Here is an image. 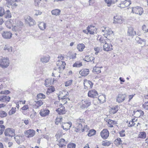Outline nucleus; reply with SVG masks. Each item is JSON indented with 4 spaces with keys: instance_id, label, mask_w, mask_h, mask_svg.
<instances>
[{
    "instance_id": "obj_1",
    "label": "nucleus",
    "mask_w": 148,
    "mask_h": 148,
    "mask_svg": "<svg viewBox=\"0 0 148 148\" xmlns=\"http://www.w3.org/2000/svg\"><path fill=\"white\" fill-rule=\"evenodd\" d=\"M10 62L8 58L2 57L0 59V66L3 69L7 68L9 66Z\"/></svg>"
},
{
    "instance_id": "obj_2",
    "label": "nucleus",
    "mask_w": 148,
    "mask_h": 148,
    "mask_svg": "<svg viewBox=\"0 0 148 148\" xmlns=\"http://www.w3.org/2000/svg\"><path fill=\"white\" fill-rule=\"evenodd\" d=\"M132 11L133 13L141 15L143 13V8L140 6H137L132 8Z\"/></svg>"
},
{
    "instance_id": "obj_3",
    "label": "nucleus",
    "mask_w": 148,
    "mask_h": 148,
    "mask_svg": "<svg viewBox=\"0 0 148 148\" xmlns=\"http://www.w3.org/2000/svg\"><path fill=\"white\" fill-rule=\"evenodd\" d=\"M66 63L64 61L58 60L56 62V65L58 67L59 73L62 72L65 68Z\"/></svg>"
},
{
    "instance_id": "obj_4",
    "label": "nucleus",
    "mask_w": 148,
    "mask_h": 148,
    "mask_svg": "<svg viewBox=\"0 0 148 148\" xmlns=\"http://www.w3.org/2000/svg\"><path fill=\"white\" fill-rule=\"evenodd\" d=\"M84 120L83 119H77L75 122V127L78 130H81L82 128V123L84 122Z\"/></svg>"
},
{
    "instance_id": "obj_5",
    "label": "nucleus",
    "mask_w": 148,
    "mask_h": 148,
    "mask_svg": "<svg viewBox=\"0 0 148 148\" xmlns=\"http://www.w3.org/2000/svg\"><path fill=\"white\" fill-rule=\"evenodd\" d=\"M82 105L80 107L82 109L87 108L91 104V102L88 99H85L82 100Z\"/></svg>"
},
{
    "instance_id": "obj_6",
    "label": "nucleus",
    "mask_w": 148,
    "mask_h": 148,
    "mask_svg": "<svg viewBox=\"0 0 148 148\" xmlns=\"http://www.w3.org/2000/svg\"><path fill=\"white\" fill-rule=\"evenodd\" d=\"M131 4V2L130 0H125L124 1H121L118 6L121 8H124L128 7Z\"/></svg>"
},
{
    "instance_id": "obj_7",
    "label": "nucleus",
    "mask_w": 148,
    "mask_h": 148,
    "mask_svg": "<svg viewBox=\"0 0 148 148\" xmlns=\"http://www.w3.org/2000/svg\"><path fill=\"white\" fill-rule=\"evenodd\" d=\"M4 134L6 136L12 137L15 135L14 130L10 128H7L5 131Z\"/></svg>"
},
{
    "instance_id": "obj_8",
    "label": "nucleus",
    "mask_w": 148,
    "mask_h": 148,
    "mask_svg": "<svg viewBox=\"0 0 148 148\" xmlns=\"http://www.w3.org/2000/svg\"><path fill=\"white\" fill-rule=\"evenodd\" d=\"M19 23H20V25L15 26L12 27V29L13 31L16 32L15 34L16 36L18 35V33L20 34L21 32L22 26L23 25V23L21 22H19Z\"/></svg>"
},
{
    "instance_id": "obj_9",
    "label": "nucleus",
    "mask_w": 148,
    "mask_h": 148,
    "mask_svg": "<svg viewBox=\"0 0 148 148\" xmlns=\"http://www.w3.org/2000/svg\"><path fill=\"white\" fill-rule=\"evenodd\" d=\"M126 97L125 94H119L116 97V101L119 103H121L125 100Z\"/></svg>"
},
{
    "instance_id": "obj_10",
    "label": "nucleus",
    "mask_w": 148,
    "mask_h": 148,
    "mask_svg": "<svg viewBox=\"0 0 148 148\" xmlns=\"http://www.w3.org/2000/svg\"><path fill=\"white\" fill-rule=\"evenodd\" d=\"M84 84L85 89H90L92 88L93 84L92 82L89 80L84 79Z\"/></svg>"
},
{
    "instance_id": "obj_11",
    "label": "nucleus",
    "mask_w": 148,
    "mask_h": 148,
    "mask_svg": "<svg viewBox=\"0 0 148 148\" xmlns=\"http://www.w3.org/2000/svg\"><path fill=\"white\" fill-rule=\"evenodd\" d=\"M105 30H102V32H104V36L105 37H106V38L109 39V36L110 35H112L113 32H112L111 29L108 28H105Z\"/></svg>"
},
{
    "instance_id": "obj_12",
    "label": "nucleus",
    "mask_w": 148,
    "mask_h": 148,
    "mask_svg": "<svg viewBox=\"0 0 148 148\" xmlns=\"http://www.w3.org/2000/svg\"><path fill=\"white\" fill-rule=\"evenodd\" d=\"M100 135L103 139H106L109 136V132L106 129L103 130L100 132Z\"/></svg>"
},
{
    "instance_id": "obj_13",
    "label": "nucleus",
    "mask_w": 148,
    "mask_h": 148,
    "mask_svg": "<svg viewBox=\"0 0 148 148\" xmlns=\"http://www.w3.org/2000/svg\"><path fill=\"white\" fill-rule=\"evenodd\" d=\"M25 136L28 138L33 137L35 134V131L33 129H29L25 132Z\"/></svg>"
},
{
    "instance_id": "obj_14",
    "label": "nucleus",
    "mask_w": 148,
    "mask_h": 148,
    "mask_svg": "<svg viewBox=\"0 0 148 148\" xmlns=\"http://www.w3.org/2000/svg\"><path fill=\"white\" fill-rule=\"evenodd\" d=\"M68 95V92H60L59 94L58 95L59 99L60 100H65L66 99H67V97Z\"/></svg>"
},
{
    "instance_id": "obj_15",
    "label": "nucleus",
    "mask_w": 148,
    "mask_h": 148,
    "mask_svg": "<svg viewBox=\"0 0 148 148\" xmlns=\"http://www.w3.org/2000/svg\"><path fill=\"white\" fill-rule=\"evenodd\" d=\"M104 51H110L113 50L112 46L111 44L106 43L103 45Z\"/></svg>"
},
{
    "instance_id": "obj_16",
    "label": "nucleus",
    "mask_w": 148,
    "mask_h": 148,
    "mask_svg": "<svg viewBox=\"0 0 148 148\" xmlns=\"http://www.w3.org/2000/svg\"><path fill=\"white\" fill-rule=\"evenodd\" d=\"M25 18L26 23L29 24L30 26L33 25L35 24L34 20L29 16H26Z\"/></svg>"
},
{
    "instance_id": "obj_17",
    "label": "nucleus",
    "mask_w": 148,
    "mask_h": 148,
    "mask_svg": "<svg viewBox=\"0 0 148 148\" xmlns=\"http://www.w3.org/2000/svg\"><path fill=\"white\" fill-rule=\"evenodd\" d=\"M88 97L94 98L98 95V94L97 91L95 90H93L89 91L88 94Z\"/></svg>"
},
{
    "instance_id": "obj_18",
    "label": "nucleus",
    "mask_w": 148,
    "mask_h": 148,
    "mask_svg": "<svg viewBox=\"0 0 148 148\" xmlns=\"http://www.w3.org/2000/svg\"><path fill=\"white\" fill-rule=\"evenodd\" d=\"M3 37L5 39H10L12 35V33L10 32H4L2 34Z\"/></svg>"
},
{
    "instance_id": "obj_19",
    "label": "nucleus",
    "mask_w": 148,
    "mask_h": 148,
    "mask_svg": "<svg viewBox=\"0 0 148 148\" xmlns=\"http://www.w3.org/2000/svg\"><path fill=\"white\" fill-rule=\"evenodd\" d=\"M72 124V123L71 122L64 123L62 125V127L64 130H67L70 129Z\"/></svg>"
},
{
    "instance_id": "obj_20",
    "label": "nucleus",
    "mask_w": 148,
    "mask_h": 148,
    "mask_svg": "<svg viewBox=\"0 0 148 148\" xmlns=\"http://www.w3.org/2000/svg\"><path fill=\"white\" fill-rule=\"evenodd\" d=\"M10 97L9 96L3 95L0 97V101L2 102H9L10 100Z\"/></svg>"
},
{
    "instance_id": "obj_21",
    "label": "nucleus",
    "mask_w": 148,
    "mask_h": 148,
    "mask_svg": "<svg viewBox=\"0 0 148 148\" xmlns=\"http://www.w3.org/2000/svg\"><path fill=\"white\" fill-rule=\"evenodd\" d=\"M89 72V70L88 69H83L79 72V74L82 76H85L88 75Z\"/></svg>"
},
{
    "instance_id": "obj_22",
    "label": "nucleus",
    "mask_w": 148,
    "mask_h": 148,
    "mask_svg": "<svg viewBox=\"0 0 148 148\" xmlns=\"http://www.w3.org/2000/svg\"><path fill=\"white\" fill-rule=\"evenodd\" d=\"M49 113V111L48 110H42L40 112L41 116L45 117L48 115Z\"/></svg>"
},
{
    "instance_id": "obj_23",
    "label": "nucleus",
    "mask_w": 148,
    "mask_h": 148,
    "mask_svg": "<svg viewBox=\"0 0 148 148\" xmlns=\"http://www.w3.org/2000/svg\"><path fill=\"white\" fill-rule=\"evenodd\" d=\"M56 111L60 114H64L66 112L65 108L63 106H62L60 108L56 110Z\"/></svg>"
},
{
    "instance_id": "obj_24",
    "label": "nucleus",
    "mask_w": 148,
    "mask_h": 148,
    "mask_svg": "<svg viewBox=\"0 0 148 148\" xmlns=\"http://www.w3.org/2000/svg\"><path fill=\"white\" fill-rule=\"evenodd\" d=\"M123 20L119 16H116L114 17V23H121Z\"/></svg>"
},
{
    "instance_id": "obj_25",
    "label": "nucleus",
    "mask_w": 148,
    "mask_h": 148,
    "mask_svg": "<svg viewBox=\"0 0 148 148\" xmlns=\"http://www.w3.org/2000/svg\"><path fill=\"white\" fill-rule=\"evenodd\" d=\"M127 34L128 35L132 36L136 34V32L134 31L133 28L130 27L128 28Z\"/></svg>"
},
{
    "instance_id": "obj_26",
    "label": "nucleus",
    "mask_w": 148,
    "mask_h": 148,
    "mask_svg": "<svg viewBox=\"0 0 148 148\" xmlns=\"http://www.w3.org/2000/svg\"><path fill=\"white\" fill-rule=\"evenodd\" d=\"M118 110L117 106H113L110 109L109 112L111 114H114L117 112Z\"/></svg>"
},
{
    "instance_id": "obj_27",
    "label": "nucleus",
    "mask_w": 148,
    "mask_h": 148,
    "mask_svg": "<svg viewBox=\"0 0 148 148\" xmlns=\"http://www.w3.org/2000/svg\"><path fill=\"white\" fill-rule=\"evenodd\" d=\"M95 58L93 57H90L89 56H86L85 58L83 59L86 62H92V63H94L93 60H94Z\"/></svg>"
},
{
    "instance_id": "obj_28",
    "label": "nucleus",
    "mask_w": 148,
    "mask_h": 148,
    "mask_svg": "<svg viewBox=\"0 0 148 148\" xmlns=\"http://www.w3.org/2000/svg\"><path fill=\"white\" fill-rule=\"evenodd\" d=\"M38 25L40 29L42 30H44L46 27V24L43 22H39Z\"/></svg>"
},
{
    "instance_id": "obj_29",
    "label": "nucleus",
    "mask_w": 148,
    "mask_h": 148,
    "mask_svg": "<svg viewBox=\"0 0 148 148\" xmlns=\"http://www.w3.org/2000/svg\"><path fill=\"white\" fill-rule=\"evenodd\" d=\"M117 1V0H104L108 7L110 6L112 4L115 3Z\"/></svg>"
},
{
    "instance_id": "obj_30",
    "label": "nucleus",
    "mask_w": 148,
    "mask_h": 148,
    "mask_svg": "<svg viewBox=\"0 0 148 148\" xmlns=\"http://www.w3.org/2000/svg\"><path fill=\"white\" fill-rule=\"evenodd\" d=\"M50 59V57L47 56H43L41 58V61L43 63H45L48 62Z\"/></svg>"
},
{
    "instance_id": "obj_31",
    "label": "nucleus",
    "mask_w": 148,
    "mask_h": 148,
    "mask_svg": "<svg viewBox=\"0 0 148 148\" xmlns=\"http://www.w3.org/2000/svg\"><path fill=\"white\" fill-rule=\"evenodd\" d=\"M98 99L101 103L106 101V95H100L98 97Z\"/></svg>"
},
{
    "instance_id": "obj_32",
    "label": "nucleus",
    "mask_w": 148,
    "mask_h": 148,
    "mask_svg": "<svg viewBox=\"0 0 148 148\" xmlns=\"http://www.w3.org/2000/svg\"><path fill=\"white\" fill-rule=\"evenodd\" d=\"M61 12V10L58 9H56L53 10L51 11V13L53 15L56 16H58L60 15Z\"/></svg>"
},
{
    "instance_id": "obj_33",
    "label": "nucleus",
    "mask_w": 148,
    "mask_h": 148,
    "mask_svg": "<svg viewBox=\"0 0 148 148\" xmlns=\"http://www.w3.org/2000/svg\"><path fill=\"white\" fill-rule=\"evenodd\" d=\"M85 47V45L82 43L78 44L77 46V49H78L79 51H82Z\"/></svg>"
},
{
    "instance_id": "obj_34",
    "label": "nucleus",
    "mask_w": 148,
    "mask_h": 148,
    "mask_svg": "<svg viewBox=\"0 0 148 148\" xmlns=\"http://www.w3.org/2000/svg\"><path fill=\"white\" fill-rule=\"evenodd\" d=\"M66 144L65 140L63 138H61L60 139L59 141V143L57 145L59 146H64L65 145V144Z\"/></svg>"
},
{
    "instance_id": "obj_35",
    "label": "nucleus",
    "mask_w": 148,
    "mask_h": 148,
    "mask_svg": "<svg viewBox=\"0 0 148 148\" xmlns=\"http://www.w3.org/2000/svg\"><path fill=\"white\" fill-rule=\"evenodd\" d=\"M135 114H138L137 117H141L144 115V113L143 111L141 110H137L135 112Z\"/></svg>"
},
{
    "instance_id": "obj_36",
    "label": "nucleus",
    "mask_w": 148,
    "mask_h": 148,
    "mask_svg": "<svg viewBox=\"0 0 148 148\" xmlns=\"http://www.w3.org/2000/svg\"><path fill=\"white\" fill-rule=\"evenodd\" d=\"M146 135L145 132H140L138 135V137L141 138H145L146 137Z\"/></svg>"
},
{
    "instance_id": "obj_37",
    "label": "nucleus",
    "mask_w": 148,
    "mask_h": 148,
    "mask_svg": "<svg viewBox=\"0 0 148 148\" xmlns=\"http://www.w3.org/2000/svg\"><path fill=\"white\" fill-rule=\"evenodd\" d=\"M102 68V67H101L100 68L97 67H95L93 69V72L95 73H96V74L99 73L101 72L100 69V68Z\"/></svg>"
},
{
    "instance_id": "obj_38",
    "label": "nucleus",
    "mask_w": 148,
    "mask_h": 148,
    "mask_svg": "<svg viewBox=\"0 0 148 148\" xmlns=\"http://www.w3.org/2000/svg\"><path fill=\"white\" fill-rule=\"evenodd\" d=\"M108 127H113V125L116 124V122L115 121H112L111 119H109L108 121Z\"/></svg>"
},
{
    "instance_id": "obj_39",
    "label": "nucleus",
    "mask_w": 148,
    "mask_h": 148,
    "mask_svg": "<svg viewBox=\"0 0 148 148\" xmlns=\"http://www.w3.org/2000/svg\"><path fill=\"white\" fill-rule=\"evenodd\" d=\"M136 40L137 42L139 43L142 44L143 42H144V44H145V40L144 39H142L141 38L139 37H137L136 38Z\"/></svg>"
},
{
    "instance_id": "obj_40",
    "label": "nucleus",
    "mask_w": 148,
    "mask_h": 148,
    "mask_svg": "<svg viewBox=\"0 0 148 148\" xmlns=\"http://www.w3.org/2000/svg\"><path fill=\"white\" fill-rule=\"evenodd\" d=\"M11 20H9L7 21L5 23V25L8 28H11L12 26V24Z\"/></svg>"
},
{
    "instance_id": "obj_41",
    "label": "nucleus",
    "mask_w": 148,
    "mask_h": 148,
    "mask_svg": "<svg viewBox=\"0 0 148 148\" xmlns=\"http://www.w3.org/2000/svg\"><path fill=\"white\" fill-rule=\"evenodd\" d=\"M95 27L94 26H88L87 27V29L88 30V33L91 34H93L94 33V31H92V29L94 28Z\"/></svg>"
},
{
    "instance_id": "obj_42",
    "label": "nucleus",
    "mask_w": 148,
    "mask_h": 148,
    "mask_svg": "<svg viewBox=\"0 0 148 148\" xmlns=\"http://www.w3.org/2000/svg\"><path fill=\"white\" fill-rule=\"evenodd\" d=\"M96 131L92 129L90 130L88 134V136L90 137L96 134Z\"/></svg>"
},
{
    "instance_id": "obj_43",
    "label": "nucleus",
    "mask_w": 148,
    "mask_h": 148,
    "mask_svg": "<svg viewBox=\"0 0 148 148\" xmlns=\"http://www.w3.org/2000/svg\"><path fill=\"white\" fill-rule=\"evenodd\" d=\"M62 118L61 116L57 117L56 119L55 123L56 125H58L59 123H60L62 121Z\"/></svg>"
},
{
    "instance_id": "obj_44",
    "label": "nucleus",
    "mask_w": 148,
    "mask_h": 148,
    "mask_svg": "<svg viewBox=\"0 0 148 148\" xmlns=\"http://www.w3.org/2000/svg\"><path fill=\"white\" fill-rule=\"evenodd\" d=\"M102 145L104 146H109L111 144V142L110 141H108L107 140L103 141L102 143Z\"/></svg>"
},
{
    "instance_id": "obj_45",
    "label": "nucleus",
    "mask_w": 148,
    "mask_h": 148,
    "mask_svg": "<svg viewBox=\"0 0 148 148\" xmlns=\"http://www.w3.org/2000/svg\"><path fill=\"white\" fill-rule=\"evenodd\" d=\"M7 115V114L5 111H0V117L3 118L5 117Z\"/></svg>"
},
{
    "instance_id": "obj_46",
    "label": "nucleus",
    "mask_w": 148,
    "mask_h": 148,
    "mask_svg": "<svg viewBox=\"0 0 148 148\" xmlns=\"http://www.w3.org/2000/svg\"><path fill=\"white\" fill-rule=\"evenodd\" d=\"M73 81L72 79H70L65 82H64L65 86L67 87L71 85L72 84Z\"/></svg>"
},
{
    "instance_id": "obj_47",
    "label": "nucleus",
    "mask_w": 148,
    "mask_h": 148,
    "mask_svg": "<svg viewBox=\"0 0 148 148\" xmlns=\"http://www.w3.org/2000/svg\"><path fill=\"white\" fill-rule=\"evenodd\" d=\"M51 84L50 80V79H47L45 81V85L47 87H48Z\"/></svg>"
},
{
    "instance_id": "obj_48",
    "label": "nucleus",
    "mask_w": 148,
    "mask_h": 148,
    "mask_svg": "<svg viewBox=\"0 0 148 148\" xmlns=\"http://www.w3.org/2000/svg\"><path fill=\"white\" fill-rule=\"evenodd\" d=\"M106 37H105V38H106ZM98 40H99V42L101 43L106 44L107 43L106 41V39H105L103 37H100Z\"/></svg>"
},
{
    "instance_id": "obj_49",
    "label": "nucleus",
    "mask_w": 148,
    "mask_h": 148,
    "mask_svg": "<svg viewBox=\"0 0 148 148\" xmlns=\"http://www.w3.org/2000/svg\"><path fill=\"white\" fill-rule=\"evenodd\" d=\"M82 62H75L73 65V66L74 67H79L82 66Z\"/></svg>"
},
{
    "instance_id": "obj_50",
    "label": "nucleus",
    "mask_w": 148,
    "mask_h": 148,
    "mask_svg": "<svg viewBox=\"0 0 148 148\" xmlns=\"http://www.w3.org/2000/svg\"><path fill=\"white\" fill-rule=\"evenodd\" d=\"M76 145L73 143H71L67 145V148H75Z\"/></svg>"
},
{
    "instance_id": "obj_51",
    "label": "nucleus",
    "mask_w": 148,
    "mask_h": 148,
    "mask_svg": "<svg viewBox=\"0 0 148 148\" xmlns=\"http://www.w3.org/2000/svg\"><path fill=\"white\" fill-rule=\"evenodd\" d=\"M16 111V108H12V109L10 110L8 114L9 115H11L14 114Z\"/></svg>"
},
{
    "instance_id": "obj_52",
    "label": "nucleus",
    "mask_w": 148,
    "mask_h": 148,
    "mask_svg": "<svg viewBox=\"0 0 148 148\" xmlns=\"http://www.w3.org/2000/svg\"><path fill=\"white\" fill-rule=\"evenodd\" d=\"M37 98L39 99H45V96L44 94L42 93H40L38 94L37 95Z\"/></svg>"
},
{
    "instance_id": "obj_53",
    "label": "nucleus",
    "mask_w": 148,
    "mask_h": 148,
    "mask_svg": "<svg viewBox=\"0 0 148 148\" xmlns=\"http://www.w3.org/2000/svg\"><path fill=\"white\" fill-rule=\"evenodd\" d=\"M5 129V127L4 125H0V135H1L3 133Z\"/></svg>"
},
{
    "instance_id": "obj_54",
    "label": "nucleus",
    "mask_w": 148,
    "mask_h": 148,
    "mask_svg": "<svg viewBox=\"0 0 148 148\" xmlns=\"http://www.w3.org/2000/svg\"><path fill=\"white\" fill-rule=\"evenodd\" d=\"M94 50L95 51V54L96 55H97L98 54V53L99 52L101 48L100 47H95L94 48Z\"/></svg>"
},
{
    "instance_id": "obj_55",
    "label": "nucleus",
    "mask_w": 148,
    "mask_h": 148,
    "mask_svg": "<svg viewBox=\"0 0 148 148\" xmlns=\"http://www.w3.org/2000/svg\"><path fill=\"white\" fill-rule=\"evenodd\" d=\"M55 90V88L54 87L52 86H51L48 88L47 92L50 93L54 92Z\"/></svg>"
},
{
    "instance_id": "obj_56",
    "label": "nucleus",
    "mask_w": 148,
    "mask_h": 148,
    "mask_svg": "<svg viewBox=\"0 0 148 148\" xmlns=\"http://www.w3.org/2000/svg\"><path fill=\"white\" fill-rule=\"evenodd\" d=\"M37 106L39 107L42 106L43 104V103L41 100H39L37 101H35Z\"/></svg>"
},
{
    "instance_id": "obj_57",
    "label": "nucleus",
    "mask_w": 148,
    "mask_h": 148,
    "mask_svg": "<svg viewBox=\"0 0 148 148\" xmlns=\"http://www.w3.org/2000/svg\"><path fill=\"white\" fill-rule=\"evenodd\" d=\"M135 120L134 119H132V120L130 121L129 123V126L132 127L134 126L135 123H134V121Z\"/></svg>"
},
{
    "instance_id": "obj_58",
    "label": "nucleus",
    "mask_w": 148,
    "mask_h": 148,
    "mask_svg": "<svg viewBox=\"0 0 148 148\" xmlns=\"http://www.w3.org/2000/svg\"><path fill=\"white\" fill-rule=\"evenodd\" d=\"M143 107L145 109L148 110V101L147 102H145L144 104H143Z\"/></svg>"
},
{
    "instance_id": "obj_59",
    "label": "nucleus",
    "mask_w": 148,
    "mask_h": 148,
    "mask_svg": "<svg viewBox=\"0 0 148 148\" xmlns=\"http://www.w3.org/2000/svg\"><path fill=\"white\" fill-rule=\"evenodd\" d=\"M41 0H34V5L36 6H38Z\"/></svg>"
},
{
    "instance_id": "obj_60",
    "label": "nucleus",
    "mask_w": 148,
    "mask_h": 148,
    "mask_svg": "<svg viewBox=\"0 0 148 148\" xmlns=\"http://www.w3.org/2000/svg\"><path fill=\"white\" fill-rule=\"evenodd\" d=\"M119 134L120 136H125V131L123 130H121L119 132Z\"/></svg>"
},
{
    "instance_id": "obj_61",
    "label": "nucleus",
    "mask_w": 148,
    "mask_h": 148,
    "mask_svg": "<svg viewBox=\"0 0 148 148\" xmlns=\"http://www.w3.org/2000/svg\"><path fill=\"white\" fill-rule=\"evenodd\" d=\"M29 108L28 106L27 105H25L21 109L22 110L25 111L27 110Z\"/></svg>"
},
{
    "instance_id": "obj_62",
    "label": "nucleus",
    "mask_w": 148,
    "mask_h": 148,
    "mask_svg": "<svg viewBox=\"0 0 148 148\" xmlns=\"http://www.w3.org/2000/svg\"><path fill=\"white\" fill-rule=\"evenodd\" d=\"M115 142H118L119 145L122 144V141L121 140V139L120 138H118L115 140Z\"/></svg>"
},
{
    "instance_id": "obj_63",
    "label": "nucleus",
    "mask_w": 148,
    "mask_h": 148,
    "mask_svg": "<svg viewBox=\"0 0 148 148\" xmlns=\"http://www.w3.org/2000/svg\"><path fill=\"white\" fill-rule=\"evenodd\" d=\"M36 115V112H34L33 113L30 115V117L31 119H33L34 118Z\"/></svg>"
},
{
    "instance_id": "obj_64",
    "label": "nucleus",
    "mask_w": 148,
    "mask_h": 148,
    "mask_svg": "<svg viewBox=\"0 0 148 148\" xmlns=\"http://www.w3.org/2000/svg\"><path fill=\"white\" fill-rule=\"evenodd\" d=\"M4 14V9L2 8H1L0 9V16H2Z\"/></svg>"
}]
</instances>
